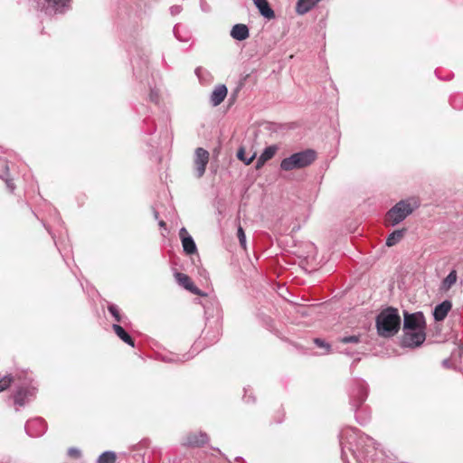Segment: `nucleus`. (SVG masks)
<instances>
[{"instance_id": "nucleus-19", "label": "nucleus", "mask_w": 463, "mask_h": 463, "mask_svg": "<svg viewBox=\"0 0 463 463\" xmlns=\"http://www.w3.org/2000/svg\"><path fill=\"white\" fill-rule=\"evenodd\" d=\"M321 0H298L296 5V12L298 14L303 15L313 9Z\"/></svg>"}, {"instance_id": "nucleus-30", "label": "nucleus", "mask_w": 463, "mask_h": 463, "mask_svg": "<svg viewBox=\"0 0 463 463\" xmlns=\"http://www.w3.org/2000/svg\"><path fill=\"white\" fill-rule=\"evenodd\" d=\"M191 358L188 354H183L182 356L176 354H171L169 357H165V362H184Z\"/></svg>"}, {"instance_id": "nucleus-31", "label": "nucleus", "mask_w": 463, "mask_h": 463, "mask_svg": "<svg viewBox=\"0 0 463 463\" xmlns=\"http://www.w3.org/2000/svg\"><path fill=\"white\" fill-rule=\"evenodd\" d=\"M339 342L342 344H358L360 337L358 335H349L339 338Z\"/></svg>"}, {"instance_id": "nucleus-40", "label": "nucleus", "mask_w": 463, "mask_h": 463, "mask_svg": "<svg viewBox=\"0 0 463 463\" xmlns=\"http://www.w3.org/2000/svg\"><path fill=\"white\" fill-rule=\"evenodd\" d=\"M154 98H156V95H153V93L151 94V99L154 100Z\"/></svg>"}, {"instance_id": "nucleus-39", "label": "nucleus", "mask_w": 463, "mask_h": 463, "mask_svg": "<svg viewBox=\"0 0 463 463\" xmlns=\"http://www.w3.org/2000/svg\"><path fill=\"white\" fill-rule=\"evenodd\" d=\"M443 364H444V365H447V364H448V360H444V361H443Z\"/></svg>"}, {"instance_id": "nucleus-7", "label": "nucleus", "mask_w": 463, "mask_h": 463, "mask_svg": "<svg viewBox=\"0 0 463 463\" xmlns=\"http://www.w3.org/2000/svg\"><path fill=\"white\" fill-rule=\"evenodd\" d=\"M425 328V318L421 312L413 314L404 313L403 330H418Z\"/></svg>"}, {"instance_id": "nucleus-23", "label": "nucleus", "mask_w": 463, "mask_h": 463, "mask_svg": "<svg viewBox=\"0 0 463 463\" xmlns=\"http://www.w3.org/2000/svg\"><path fill=\"white\" fill-rule=\"evenodd\" d=\"M458 275L455 269L451 270L449 275L442 280L440 289L448 291L457 282Z\"/></svg>"}, {"instance_id": "nucleus-33", "label": "nucleus", "mask_w": 463, "mask_h": 463, "mask_svg": "<svg viewBox=\"0 0 463 463\" xmlns=\"http://www.w3.org/2000/svg\"><path fill=\"white\" fill-rule=\"evenodd\" d=\"M314 343L316 344L317 346L325 348L326 353L329 352L330 345H329V344L326 343L324 340H322L320 338H315Z\"/></svg>"}, {"instance_id": "nucleus-5", "label": "nucleus", "mask_w": 463, "mask_h": 463, "mask_svg": "<svg viewBox=\"0 0 463 463\" xmlns=\"http://www.w3.org/2000/svg\"><path fill=\"white\" fill-rule=\"evenodd\" d=\"M368 394V386L364 380H356L351 391V403L355 411L366 400Z\"/></svg>"}, {"instance_id": "nucleus-18", "label": "nucleus", "mask_w": 463, "mask_h": 463, "mask_svg": "<svg viewBox=\"0 0 463 463\" xmlns=\"http://www.w3.org/2000/svg\"><path fill=\"white\" fill-rule=\"evenodd\" d=\"M207 441H208V436L206 433H203V432H200L198 434L191 433V434L187 435L184 444L187 446L198 447V446L205 444Z\"/></svg>"}, {"instance_id": "nucleus-16", "label": "nucleus", "mask_w": 463, "mask_h": 463, "mask_svg": "<svg viewBox=\"0 0 463 463\" xmlns=\"http://www.w3.org/2000/svg\"><path fill=\"white\" fill-rule=\"evenodd\" d=\"M260 14L266 19L275 18V12L267 0H252Z\"/></svg>"}, {"instance_id": "nucleus-38", "label": "nucleus", "mask_w": 463, "mask_h": 463, "mask_svg": "<svg viewBox=\"0 0 463 463\" xmlns=\"http://www.w3.org/2000/svg\"><path fill=\"white\" fill-rule=\"evenodd\" d=\"M154 215H155V218L157 219L158 218V213L156 211L154 212Z\"/></svg>"}, {"instance_id": "nucleus-35", "label": "nucleus", "mask_w": 463, "mask_h": 463, "mask_svg": "<svg viewBox=\"0 0 463 463\" xmlns=\"http://www.w3.org/2000/svg\"><path fill=\"white\" fill-rule=\"evenodd\" d=\"M68 455L70 457L78 458L80 457V450L76 448H70L68 450Z\"/></svg>"}, {"instance_id": "nucleus-41", "label": "nucleus", "mask_w": 463, "mask_h": 463, "mask_svg": "<svg viewBox=\"0 0 463 463\" xmlns=\"http://www.w3.org/2000/svg\"><path fill=\"white\" fill-rule=\"evenodd\" d=\"M154 98H156V95H153V93L151 94V99L154 100Z\"/></svg>"}, {"instance_id": "nucleus-36", "label": "nucleus", "mask_w": 463, "mask_h": 463, "mask_svg": "<svg viewBox=\"0 0 463 463\" xmlns=\"http://www.w3.org/2000/svg\"><path fill=\"white\" fill-rule=\"evenodd\" d=\"M195 74L196 76L198 77L199 80H202L203 78V72H206L204 69H203L202 67H198L195 69Z\"/></svg>"}, {"instance_id": "nucleus-9", "label": "nucleus", "mask_w": 463, "mask_h": 463, "mask_svg": "<svg viewBox=\"0 0 463 463\" xmlns=\"http://www.w3.org/2000/svg\"><path fill=\"white\" fill-rule=\"evenodd\" d=\"M426 338L424 329L404 331L403 344L405 346H420Z\"/></svg>"}, {"instance_id": "nucleus-6", "label": "nucleus", "mask_w": 463, "mask_h": 463, "mask_svg": "<svg viewBox=\"0 0 463 463\" xmlns=\"http://www.w3.org/2000/svg\"><path fill=\"white\" fill-rule=\"evenodd\" d=\"M71 0H37V5L47 14H62L69 8Z\"/></svg>"}, {"instance_id": "nucleus-37", "label": "nucleus", "mask_w": 463, "mask_h": 463, "mask_svg": "<svg viewBox=\"0 0 463 463\" xmlns=\"http://www.w3.org/2000/svg\"><path fill=\"white\" fill-rule=\"evenodd\" d=\"M158 224H159V226H160V227H162V228H165V225H166V224H165V221H163V220H160V221L158 222Z\"/></svg>"}, {"instance_id": "nucleus-8", "label": "nucleus", "mask_w": 463, "mask_h": 463, "mask_svg": "<svg viewBox=\"0 0 463 463\" xmlns=\"http://www.w3.org/2000/svg\"><path fill=\"white\" fill-rule=\"evenodd\" d=\"M209 152L203 149L202 146H198L194 153V171L197 178H201L206 169V165L209 162Z\"/></svg>"}, {"instance_id": "nucleus-22", "label": "nucleus", "mask_w": 463, "mask_h": 463, "mask_svg": "<svg viewBox=\"0 0 463 463\" xmlns=\"http://www.w3.org/2000/svg\"><path fill=\"white\" fill-rule=\"evenodd\" d=\"M406 230H395L386 239V246L392 247L402 241Z\"/></svg>"}, {"instance_id": "nucleus-29", "label": "nucleus", "mask_w": 463, "mask_h": 463, "mask_svg": "<svg viewBox=\"0 0 463 463\" xmlns=\"http://www.w3.org/2000/svg\"><path fill=\"white\" fill-rule=\"evenodd\" d=\"M14 381V378L11 375H5L0 379V392L6 390L11 383Z\"/></svg>"}, {"instance_id": "nucleus-42", "label": "nucleus", "mask_w": 463, "mask_h": 463, "mask_svg": "<svg viewBox=\"0 0 463 463\" xmlns=\"http://www.w3.org/2000/svg\"><path fill=\"white\" fill-rule=\"evenodd\" d=\"M346 354H352L350 352L344 351Z\"/></svg>"}, {"instance_id": "nucleus-32", "label": "nucleus", "mask_w": 463, "mask_h": 463, "mask_svg": "<svg viewBox=\"0 0 463 463\" xmlns=\"http://www.w3.org/2000/svg\"><path fill=\"white\" fill-rule=\"evenodd\" d=\"M237 236H238L241 246L245 249L246 248V236H245V232L243 231L242 227H241V226H239V228H238Z\"/></svg>"}, {"instance_id": "nucleus-21", "label": "nucleus", "mask_w": 463, "mask_h": 463, "mask_svg": "<svg viewBox=\"0 0 463 463\" xmlns=\"http://www.w3.org/2000/svg\"><path fill=\"white\" fill-rule=\"evenodd\" d=\"M277 146H267L256 162V168H260L266 161L270 159L276 153Z\"/></svg>"}, {"instance_id": "nucleus-3", "label": "nucleus", "mask_w": 463, "mask_h": 463, "mask_svg": "<svg viewBox=\"0 0 463 463\" xmlns=\"http://www.w3.org/2000/svg\"><path fill=\"white\" fill-rule=\"evenodd\" d=\"M419 206V202L414 198L401 200L387 212L385 216L386 224L390 226L399 224L411 214Z\"/></svg>"}, {"instance_id": "nucleus-10", "label": "nucleus", "mask_w": 463, "mask_h": 463, "mask_svg": "<svg viewBox=\"0 0 463 463\" xmlns=\"http://www.w3.org/2000/svg\"><path fill=\"white\" fill-rule=\"evenodd\" d=\"M26 433L30 437L42 436L46 430V423L42 418H35L26 422L24 426Z\"/></svg>"}, {"instance_id": "nucleus-34", "label": "nucleus", "mask_w": 463, "mask_h": 463, "mask_svg": "<svg viewBox=\"0 0 463 463\" xmlns=\"http://www.w3.org/2000/svg\"><path fill=\"white\" fill-rule=\"evenodd\" d=\"M183 11L182 5H175L170 7V14L172 15H177Z\"/></svg>"}, {"instance_id": "nucleus-15", "label": "nucleus", "mask_w": 463, "mask_h": 463, "mask_svg": "<svg viewBox=\"0 0 463 463\" xmlns=\"http://www.w3.org/2000/svg\"><path fill=\"white\" fill-rule=\"evenodd\" d=\"M452 307V303L449 300H444L437 305L433 311L434 319L438 322L443 321L448 316Z\"/></svg>"}, {"instance_id": "nucleus-24", "label": "nucleus", "mask_w": 463, "mask_h": 463, "mask_svg": "<svg viewBox=\"0 0 463 463\" xmlns=\"http://www.w3.org/2000/svg\"><path fill=\"white\" fill-rule=\"evenodd\" d=\"M251 148L252 146H241L237 153V156L240 160L243 161L246 165H249L252 162V160L256 156V153L250 152L248 156H246V148Z\"/></svg>"}, {"instance_id": "nucleus-1", "label": "nucleus", "mask_w": 463, "mask_h": 463, "mask_svg": "<svg viewBox=\"0 0 463 463\" xmlns=\"http://www.w3.org/2000/svg\"><path fill=\"white\" fill-rule=\"evenodd\" d=\"M341 446V458L346 461L347 449L355 458L364 457L368 452V448L373 445V439L361 433L355 428L344 429L339 435Z\"/></svg>"}, {"instance_id": "nucleus-26", "label": "nucleus", "mask_w": 463, "mask_h": 463, "mask_svg": "<svg viewBox=\"0 0 463 463\" xmlns=\"http://www.w3.org/2000/svg\"><path fill=\"white\" fill-rule=\"evenodd\" d=\"M117 456L115 452L105 451L98 458V463H115Z\"/></svg>"}, {"instance_id": "nucleus-4", "label": "nucleus", "mask_w": 463, "mask_h": 463, "mask_svg": "<svg viewBox=\"0 0 463 463\" xmlns=\"http://www.w3.org/2000/svg\"><path fill=\"white\" fill-rule=\"evenodd\" d=\"M317 157V153L313 149H307L302 152L295 153L292 156L284 158L281 161L280 167L285 171L299 169L312 164Z\"/></svg>"}, {"instance_id": "nucleus-28", "label": "nucleus", "mask_w": 463, "mask_h": 463, "mask_svg": "<svg viewBox=\"0 0 463 463\" xmlns=\"http://www.w3.org/2000/svg\"><path fill=\"white\" fill-rule=\"evenodd\" d=\"M108 309L117 322H122V317L120 315L119 308L118 307V306L114 304H109Z\"/></svg>"}, {"instance_id": "nucleus-13", "label": "nucleus", "mask_w": 463, "mask_h": 463, "mask_svg": "<svg viewBox=\"0 0 463 463\" xmlns=\"http://www.w3.org/2000/svg\"><path fill=\"white\" fill-rule=\"evenodd\" d=\"M33 394V388L19 387L14 394V404L24 406Z\"/></svg>"}, {"instance_id": "nucleus-12", "label": "nucleus", "mask_w": 463, "mask_h": 463, "mask_svg": "<svg viewBox=\"0 0 463 463\" xmlns=\"http://www.w3.org/2000/svg\"><path fill=\"white\" fill-rule=\"evenodd\" d=\"M179 236L185 253L194 254L197 251L195 242L185 228L180 229Z\"/></svg>"}, {"instance_id": "nucleus-11", "label": "nucleus", "mask_w": 463, "mask_h": 463, "mask_svg": "<svg viewBox=\"0 0 463 463\" xmlns=\"http://www.w3.org/2000/svg\"><path fill=\"white\" fill-rule=\"evenodd\" d=\"M175 278L178 284L184 287L185 289L189 290L190 292L195 295L204 296V294L194 284L190 277L187 276L186 274L176 272L175 274Z\"/></svg>"}, {"instance_id": "nucleus-27", "label": "nucleus", "mask_w": 463, "mask_h": 463, "mask_svg": "<svg viewBox=\"0 0 463 463\" xmlns=\"http://www.w3.org/2000/svg\"><path fill=\"white\" fill-rule=\"evenodd\" d=\"M183 29L182 25L176 24L174 27V34L177 40L180 42H188L190 39V35L186 33L185 35L182 34L181 30Z\"/></svg>"}, {"instance_id": "nucleus-20", "label": "nucleus", "mask_w": 463, "mask_h": 463, "mask_svg": "<svg viewBox=\"0 0 463 463\" xmlns=\"http://www.w3.org/2000/svg\"><path fill=\"white\" fill-rule=\"evenodd\" d=\"M112 328L115 332V334L126 344L129 345L130 346H134V340L131 338V336L125 331V329L118 325L114 324L112 326Z\"/></svg>"}, {"instance_id": "nucleus-25", "label": "nucleus", "mask_w": 463, "mask_h": 463, "mask_svg": "<svg viewBox=\"0 0 463 463\" xmlns=\"http://www.w3.org/2000/svg\"><path fill=\"white\" fill-rule=\"evenodd\" d=\"M1 167L3 170V173L0 174V178L4 179L5 181L6 186L9 189L11 193H13L15 189L14 184L12 180L8 179L6 176L8 175V166L6 163L1 162Z\"/></svg>"}, {"instance_id": "nucleus-17", "label": "nucleus", "mask_w": 463, "mask_h": 463, "mask_svg": "<svg viewBox=\"0 0 463 463\" xmlns=\"http://www.w3.org/2000/svg\"><path fill=\"white\" fill-rule=\"evenodd\" d=\"M231 36L237 41H244L250 36V30L244 24L233 25L230 33Z\"/></svg>"}, {"instance_id": "nucleus-14", "label": "nucleus", "mask_w": 463, "mask_h": 463, "mask_svg": "<svg viewBox=\"0 0 463 463\" xmlns=\"http://www.w3.org/2000/svg\"><path fill=\"white\" fill-rule=\"evenodd\" d=\"M228 93L227 87L224 84H219L215 86L213 92L210 95V102L213 107L220 105Z\"/></svg>"}, {"instance_id": "nucleus-2", "label": "nucleus", "mask_w": 463, "mask_h": 463, "mask_svg": "<svg viewBox=\"0 0 463 463\" xmlns=\"http://www.w3.org/2000/svg\"><path fill=\"white\" fill-rule=\"evenodd\" d=\"M401 317L394 307L383 309L376 317L378 334L383 337H391L399 332Z\"/></svg>"}]
</instances>
